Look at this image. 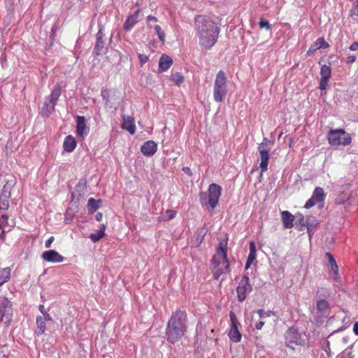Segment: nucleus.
<instances>
[{
    "mask_svg": "<svg viewBox=\"0 0 358 358\" xmlns=\"http://www.w3.org/2000/svg\"><path fill=\"white\" fill-rule=\"evenodd\" d=\"M194 28L199 43L203 48L210 49L216 43L220 28L211 17L197 15L194 19Z\"/></svg>",
    "mask_w": 358,
    "mask_h": 358,
    "instance_id": "f257e3e1",
    "label": "nucleus"
},
{
    "mask_svg": "<svg viewBox=\"0 0 358 358\" xmlns=\"http://www.w3.org/2000/svg\"><path fill=\"white\" fill-rule=\"evenodd\" d=\"M187 315L185 311L176 310L169 319L166 329L167 341L175 343L179 341L187 330Z\"/></svg>",
    "mask_w": 358,
    "mask_h": 358,
    "instance_id": "f03ea898",
    "label": "nucleus"
},
{
    "mask_svg": "<svg viewBox=\"0 0 358 358\" xmlns=\"http://www.w3.org/2000/svg\"><path fill=\"white\" fill-rule=\"evenodd\" d=\"M227 249L228 248H217L216 253L212 258L210 268L215 280H217L221 275L230 272Z\"/></svg>",
    "mask_w": 358,
    "mask_h": 358,
    "instance_id": "7ed1b4c3",
    "label": "nucleus"
},
{
    "mask_svg": "<svg viewBox=\"0 0 358 358\" xmlns=\"http://www.w3.org/2000/svg\"><path fill=\"white\" fill-rule=\"evenodd\" d=\"M208 192V194L206 192L200 194V201L202 205L214 209L220 197L222 188L218 185L213 183L209 185Z\"/></svg>",
    "mask_w": 358,
    "mask_h": 358,
    "instance_id": "20e7f679",
    "label": "nucleus"
},
{
    "mask_svg": "<svg viewBox=\"0 0 358 358\" xmlns=\"http://www.w3.org/2000/svg\"><path fill=\"white\" fill-rule=\"evenodd\" d=\"M227 94V83L225 73L220 70L216 75L214 89L213 97L216 102H222Z\"/></svg>",
    "mask_w": 358,
    "mask_h": 358,
    "instance_id": "39448f33",
    "label": "nucleus"
},
{
    "mask_svg": "<svg viewBox=\"0 0 358 358\" xmlns=\"http://www.w3.org/2000/svg\"><path fill=\"white\" fill-rule=\"evenodd\" d=\"M327 139L332 146H346L352 142L350 135L343 129H330L327 134Z\"/></svg>",
    "mask_w": 358,
    "mask_h": 358,
    "instance_id": "423d86ee",
    "label": "nucleus"
},
{
    "mask_svg": "<svg viewBox=\"0 0 358 358\" xmlns=\"http://www.w3.org/2000/svg\"><path fill=\"white\" fill-rule=\"evenodd\" d=\"M269 143L270 141L267 138H264L262 143H261L258 146L260 158L259 168L261 169V173H264L268 169V164L270 159L269 148H268V144Z\"/></svg>",
    "mask_w": 358,
    "mask_h": 358,
    "instance_id": "0eeeda50",
    "label": "nucleus"
},
{
    "mask_svg": "<svg viewBox=\"0 0 358 358\" xmlns=\"http://www.w3.org/2000/svg\"><path fill=\"white\" fill-rule=\"evenodd\" d=\"M60 95L61 87L59 85H57L52 89L51 94L47 97L43 104V113H45L47 116L55 110V107Z\"/></svg>",
    "mask_w": 358,
    "mask_h": 358,
    "instance_id": "6e6552de",
    "label": "nucleus"
},
{
    "mask_svg": "<svg viewBox=\"0 0 358 358\" xmlns=\"http://www.w3.org/2000/svg\"><path fill=\"white\" fill-rule=\"evenodd\" d=\"M13 309L10 301L6 297H0V320L6 324L11 322Z\"/></svg>",
    "mask_w": 358,
    "mask_h": 358,
    "instance_id": "1a4fd4ad",
    "label": "nucleus"
},
{
    "mask_svg": "<svg viewBox=\"0 0 358 358\" xmlns=\"http://www.w3.org/2000/svg\"><path fill=\"white\" fill-rule=\"evenodd\" d=\"M251 290L252 286L249 278L247 275H243L236 288L238 301L243 302L246 299L247 292H250Z\"/></svg>",
    "mask_w": 358,
    "mask_h": 358,
    "instance_id": "9d476101",
    "label": "nucleus"
},
{
    "mask_svg": "<svg viewBox=\"0 0 358 358\" xmlns=\"http://www.w3.org/2000/svg\"><path fill=\"white\" fill-rule=\"evenodd\" d=\"M231 320V327L228 333L230 340L234 343L240 342L241 340V334L238 329V321L234 312L229 313Z\"/></svg>",
    "mask_w": 358,
    "mask_h": 358,
    "instance_id": "9b49d317",
    "label": "nucleus"
},
{
    "mask_svg": "<svg viewBox=\"0 0 358 358\" xmlns=\"http://www.w3.org/2000/svg\"><path fill=\"white\" fill-rule=\"evenodd\" d=\"M302 342L301 336L296 330L290 329L286 332L285 343L288 348L294 349V346L301 345Z\"/></svg>",
    "mask_w": 358,
    "mask_h": 358,
    "instance_id": "f8f14e48",
    "label": "nucleus"
},
{
    "mask_svg": "<svg viewBox=\"0 0 358 358\" xmlns=\"http://www.w3.org/2000/svg\"><path fill=\"white\" fill-rule=\"evenodd\" d=\"M297 221H299L303 227H306L309 236L313 234V229L317 224V220L313 216H308L304 217L302 214H297L296 215Z\"/></svg>",
    "mask_w": 358,
    "mask_h": 358,
    "instance_id": "ddd939ff",
    "label": "nucleus"
},
{
    "mask_svg": "<svg viewBox=\"0 0 358 358\" xmlns=\"http://www.w3.org/2000/svg\"><path fill=\"white\" fill-rule=\"evenodd\" d=\"M324 193L322 187H316L313 193L312 196L306 201L304 205L305 208H310L317 203H321L324 199Z\"/></svg>",
    "mask_w": 358,
    "mask_h": 358,
    "instance_id": "4468645a",
    "label": "nucleus"
},
{
    "mask_svg": "<svg viewBox=\"0 0 358 358\" xmlns=\"http://www.w3.org/2000/svg\"><path fill=\"white\" fill-rule=\"evenodd\" d=\"M13 180L8 181L3 188V192L0 194V208L7 209L8 207V198L10 196L11 187L14 185Z\"/></svg>",
    "mask_w": 358,
    "mask_h": 358,
    "instance_id": "2eb2a0df",
    "label": "nucleus"
},
{
    "mask_svg": "<svg viewBox=\"0 0 358 358\" xmlns=\"http://www.w3.org/2000/svg\"><path fill=\"white\" fill-rule=\"evenodd\" d=\"M42 258L45 261L52 263H60L62 262L64 259L63 256L53 250H47L43 252Z\"/></svg>",
    "mask_w": 358,
    "mask_h": 358,
    "instance_id": "dca6fc26",
    "label": "nucleus"
},
{
    "mask_svg": "<svg viewBox=\"0 0 358 358\" xmlns=\"http://www.w3.org/2000/svg\"><path fill=\"white\" fill-rule=\"evenodd\" d=\"M89 128L86 126V120L84 116L77 117L76 134L78 136L84 137L89 133Z\"/></svg>",
    "mask_w": 358,
    "mask_h": 358,
    "instance_id": "f3484780",
    "label": "nucleus"
},
{
    "mask_svg": "<svg viewBox=\"0 0 358 358\" xmlns=\"http://www.w3.org/2000/svg\"><path fill=\"white\" fill-rule=\"evenodd\" d=\"M157 150V145L153 141H146L141 148V151L143 155L147 157H151Z\"/></svg>",
    "mask_w": 358,
    "mask_h": 358,
    "instance_id": "a211bd4d",
    "label": "nucleus"
},
{
    "mask_svg": "<svg viewBox=\"0 0 358 358\" xmlns=\"http://www.w3.org/2000/svg\"><path fill=\"white\" fill-rule=\"evenodd\" d=\"M141 13V10L138 9L134 14L129 15L125 22L124 23L123 27L126 31H130L134 25L138 22V17Z\"/></svg>",
    "mask_w": 358,
    "mask_h": 358,
    "instance_id": "6ab92c4d",
    "label": "nucleus"
},
{
    "mask_svg": "<svg viewBox=\"0 0 358 358\" xmlns=\"http://www.w3.org/2000/svg\"><path fill=\"white\" fill-rule=\"evenodd\" d=\"M316 309L321 316H327L330 309L329 303L325 299H320L317 301Z\"/></svg>",
    "mask_w": 358,
    "mask_h": 358,
    "instance_id": "aec40b11",
    "label": "nucleus"
},
{
    "mask_svg": "<svg viewBox=\"0 0 358 358\" xmlns=\"http://www.w3.org/2000/svg\"><path fill=\"white\" fill-rule=\"evenodd\" d=\"M122 120V128L127 130L130 134H134L136 131L134 118L131 116L124 115Z\"/></svg>",
    "mask_w": 358,
    "mask_h": 358,
    "instance_id": "412c9836",
    "label": "nucleus"
},
{
    "mask_svg": "<svg viewBox=\"0 0 358 358\" xmlns=\"http://www.w3.org/2000/svg\"><path fill=\"white\" fill-rule=\"evenodd\" d=\"M281 220L285 229H291L293 227V222L294 216L287 210L281 212Z\"/></svg>",
    "mask_w": 358,
    "mask_h": 358,
    "instance_id": "4be33fe9",
    "label": "nucleus"
},
{
    "mask_svg": "<svg viewBox=\"0 0 358 358\" xmlns=\"http://www.w3.org/2000/svg\"><path fill=\"white\" fill-rule=\"evenodd\" d=\"M172 64L173 60L169 56L162 55L159 61V71H166L171 66Z\"/></svg>",
    "mask_w": 358,
    "mask_h": 358,
    "instance_id": "5701e85b",
    "label": "nucleus"
},
{
    "mask_svg": "<svg viewBox=\"0 0 358 358\" xmlns=\"http://www.w3.org/2000/svg\"><path fill=\"white\" fill-rule=\"evenodd\" d=\"M63 147L65 151L68 152H73L76 147L75 138L71 135L67 136L64 139Z\"/></svg>",
    "mask_w": 358,
    "mask_h": 358,
    "instance_id": "b1692460",
    "label": "nucleus"
},
{
    "mask_svg": "<svg viewBox=\"0 0 358 358\" xmlns=\"http://www.w3.org/2000/svg\"><path fill=\"white\" fill-rule=\"evenodd\" d=\"M326 257L328 259V263L329 266L331 267V271H333L334 274V279H336L338 274V266L337 265V263L333 257V255L330 252L326 253Z\"/></svg>",
    "mask_w": 358,
    "mask_h": 358,
    "instance_id": "393cba45",
    "label": "nucleus"
},
{
    "mask_svg": "<svg viewBox=\"0 0 358 358\" xmlns=\"http://www.w3.org/2000/svg\"><path fill=\"white\" fill-rule=\"evenodd\" d=\"M13 224L14 222L13 220L8 222V217L7 215H3L0 218V227L6 231H9Z\"/></svg>",
    "mask_w": 358,
    "mask_h": 358,
    "instance_id": "a878e982",
    "label": "nucleus"
},
{
    "mask_svg": "<svg viewBox=\"0 0 358 358\" xmlns=\"http://www.w3.org/2000/svg\"><path fill=\"white\" fill-rule=\"evenodd\" d=\"M10 271L9 267L0 269V287L10 280Z\"/></svg>",
    "mask_w": 358,
    "mask_h": 358,
    "instance_id": "bb28decb",
    "label": "nucleus"
},
{
    "mask_svg": "<svg viewBox=\"0 0 358 358\" xmlns=\"http://www.w3.org/2000/svg\"><path fill=\"white\" fill-rule=\"evenodd\" d=\"M329 47V44L325 41L324 38H319L310 47L309 51H315L320 48H326Z\"/></svg>",
    "mask_w": 358,
    "mask_h": 358,
    "instance_id": "cd10ccee",
    "label": "nucleus"
},
{
    "mask_svg": "<svg viewBox=\"0 0 358 358\" xmlns=\"http://www.w3.org/2000/svg\"><path fill=\"white\" fill-rule=\"evenodd\" d=\"M37 329L35 332L38 335L43 334L45 331V321L42 316H37L36 317Z\"/></svg>",
    "mask_w": 358,
    "mask_h": 358,
    "instance_id": "c85d7f7f",
    "label": "nucleus"
},
{
    "mask_svg": "<svg viewBox=\"0 0 358 358\" xmlns=\"http://www.w3.org/2000/svg\"><path fill=\"white\" fill-rule=\"evenodd\" d=\"M101 203V201L99 199L96 200L93 198L89 199L88 202H87L88 210L90 213L95 212L97 209H99L100 208Z\"/></svg>",
    "mask_w": 358,
    "mask_h": 358,
    "instance_id": "c756f323",
    "label": "nucleus"
},
{
    "mask_svg": "<svg viewBox=\"0 0 358 358\" xmlns=\"http://www.w3.org/2000/svg\"><path fill=\"white\" fill-rule=\"evenodd\" d=\"M94 51L96 55H103L106 52L104 42L101 37H97V41L94 47Z\"/></svg>",
    "mask_w": 358,
    "mask_h": 358,
    "instance_id": "7c9ffc66",
    "label": "nucleus"
},
{
    "mask_svg": "<svg viewBox=\"0 0 358 358\" xmlns=\"http://www.w3.org/2000/svg\"><path fill=\"white\" fill-rule=\"evenodd\" d=\"M256 258V248H250V253L245 264V269H248Z\"/></svg>",
    "mask_w": 358,
    "mask_h": 358,
    "instance_id": "2f4dec72",
    "label": "nucleus"
},
{
    "mask_svg": "<svg viewBox=\"0 0 358 358\" xmlns=\"http://www.w3.org/2000/svg\"><path fill=\"white\" fill-rule=\"evenodd\" d=\"M320 76L322 79L329 80L331 76V68L324 64L320 69Z\"/></svg>",
    "mask_w": 358,
    "mask_h": 358,
    "instance_id": "473e14b6",
    "label": "nucleus"
},
{
    "mask_svg": "<svg viewBox=\"0 0 358 358\" xmlns=\"http://www.w3.org/2000/svg\"><path fill=\"white\" fill-rule=\"evenodd\" d=\"M104 230H105V227L103 226L102 228L100 230H99L96 233L92 234L90 235V239L92 240V241L93 243H96L98 241H99L100 238L101 237H103V235H104Z\"/></svg>",
    "mask_w": 358,
    "mask_h": 358,
    "instance_id": "72a5a7b5",
    "label": "nucleus"
},
{
    "mask_svg": "<svg viewBox=\"0 0 358 358\" xmlns=\"http://www.w3.org/2000/svg\"><path fill=\"white\" fill-rule=\"evenodd\" d=\"M101 94V96H102L103 99L105 101L106 105L108 106L110 108H113V107L115 108L113 106V104L111 103L110 101H109V92L107 90L102 89Z\"/></svg>",
    "mask_w": 358,
    "mask_h": 358,
    "instance_id": "f704fd0d",
    "label": "nucleus"
},
{
    "mask_svg": "<svg viewBox=\"0 0 358 358\" xmlns=\"http://www.w3.org/2000/svg\"><path fill=\"white\" fill-rule=\"evenodd\" d=\"M171 80L177 85H180L184 80V77L180 73H175L171 75Z\"/></svg>",
    "mask_w": 358,
    "mask_h": 358,
    "instance_id": "c9c22d12",
    "label": "nucleus"
},
{
    "mask_svg": "<svg viewBox=\"0 0 358 358\" xmlns=\"http://www.w3.org/2000/svg\"><path fill=\"white\" fill-rule=\"evenodd\" d=\"M257 313L261 318H266L275 315L272 310L264 311L263 309L257 310Z\"/></svg>",
    "mask_w": 358,
    "mask_h": 358,
    "instance_id": "e433bc0d",
    "label": "nucleus"
},
{
    "mask_svg": "<svg viewBox=\"0 0 358 358\" xmlns=\"http://www.w3.org/2000/svg\"><path fill=\"white\" fill-rule=\"evenodd\" d=\"M155 30L159 37V39L162 41V42H164V40H165V34L164 32L162 31L161 27L159 25H155Z\"/></svg>",
    "mask_w": 358,
    "mask_h": 358,
    "instance_id": "4c0bfd02",
    "label": "nucleus"
},
{
    "mask_svg": "<svg viewBox=\"0 0 358 358\" xmlns=\"http://www.w3.org/2000/svg\"><path fill=\"white\" fill-rule=\"evenodd\" d=\"M316 296L321 298V297H328L329 296V292L326 288L320 287L319 288L316 292Z\"/></svg>",
    "mask_w": 358,
    "mask_h": 358,
    "instance_id": "58836bf2",
    "label": "nucleus"
},
{
    "mask_svg": "<svg viewBox=\"0 0 358 358\" xmlns=\"http://www.w3.org/2000/svg\"><path fill=\"white\" fill-rule=\"evenodd\" d=\"M350 13L351 16H358V0L354 1Z\"/></svg>",
    "mask_w": 358,
    "mask_h": 358,
    "instance_id": "ea45409f",
    "label": "nucleus"
},
{
    "mask_svg": "<svg viewBox=\"0 0 358 358\" xmlns=\"http://www.w3.org/2000/svg\"><path fill=\"white\" fill-rule=\"evenodd\" d=\"M260 28H265L267 30H271V27L268 21L261 19L259 22Z\"/></svg>",
    "mask_w": 358,
    "mask_h": 358,
    "instance_id": "a19ab883",
    "label": "nucleus"
},
{
    "mask_svg": "<svg viewBox=\"0 0 358 358\" xmlns=\"http://www.w3.org/2000/svg\"><path fill=\"white\" fill-rule=\"evenodd\" d=\"M328 82H329V80L327 79H320V87L319 88L321 90H324L327 85H328Z\"/></svg>",
    "mask_w": 358,
    "mask_h": 358,
    "instance_id": "79ce46f5",
    "label": "nucleus"
},
{
    "mask_svg": "<svg viewBox=\"0 0 358 358\" xmlns=\"http://www.w3.org/2000/svg\"><path fill=\"white\" fill-rule=\"evenodd\" d=\"M138 59L141 63V65L143 66L145 63H146L148 60V57L145 55L138 54Z\"/></svg>",
    "mask_w": 358,
    "mask_h": 358,
    "instance_id": "37998d69",
    "label": "nucleus"
},
{
    "mask_svg": "<svg viewBox=\"0 0 358 358\" xmlns=\"http://www.w3.org/2000/svg\"><path fill=\"white\" fill-rule=\"evenodd\" d=\"M341 358H352V351L345 350L341 356Z\"/></svg>",
    "mask_w": 358,
    "mask_h": 358,
    "instance_id": "c03bdc74",
    "label": "nucleus"
},
{
    "mask_svg": "<svg viewBox=\"0 0 358 358\" xmlns=\"http://www.w3.org/2000/svg\"><path fill=\"white\" fill-rule=\"evenodd\" d=\"M356 56L355 55H350L347 57L346 62L348 64H352L356 61Z\"/></svg>",
    "mask_w": 358,
    "mask_h": 358,
    "instance_id": "a18cd8bd",
    "label": "nucleus"
},
{
    "mask_svg": "<svg viewBox=\"0 0 358 358\" xmlns=\"http://www.w3.org/2000/svg\"><path fill=\"white\" fill-rule=\"evenodd\" d=\"M349 49L351 51L357 50L358 49V42H355L352 44H351L350 46L349 47Z\"/></svg>",
    "mask_w": 358,
    "mask_h": 358,
    "instance_id": "49530a36",
    "label": "nucleus"
},
{
    "mask_svg": "<svg viewBox=\"0 0 358 358\" xmlns=\"http://www.w3.org/2000/svg\"><path fill=\"white\" fill-rule=\"evenodd\" d=\"M157 21H158L157 18L156 17H155V16L148 15V16L147 17V22H148V23H149V22H157Z\"/></svg>",
    "mask_w": 358,
    "mask_h": 358,
    "instance_id": "de8ad7c7",
    "label": "nucleus"
},
{
    "mask_svg": "<svg viewBox=\"0 0 358 358\" xmlns=\"http://www.w3.org/2000/svg\"><path fill=\"white\" fill-rule=\"evenodd\" d=\"M54 239V236H50L48 239L46 240L45 243V246H50Z\"/></svg>",
    "mask_w": 358,
    "mask_h": 358,
    "instance_id": "09e8293b",
    "label": "nucleus"
},
{
    "mask_svg": "<svg viewBox=\"0 0 358 358\" xmlns=\"http://www.w3.org/2000/svg\"><path fill=\"white\" fill-rule=\"evenodd\" d=\"M43 318L45 319V321H50L52 320L51 316L47 313H43Z\"/></svg>",
    "mask_w": 358,
    "mask_h": 358,
    "instance_id": "8fccbe9b",
    "label": "nucleus"
},
{
    "mask_svg": "<svg viewBox=\"0 0 358 358\" xmlns=\"http://www.w3.org/2000/svg\"><path fill=\"white\" fill-rule=\"evenodd\" d=\"M182 171L189 176H192V173L190 168L186 166L182 168Z\"/></svg>",
    "mask_w": 358,
    "mask_h": 358,
    "instance_id": "3c124183",
    "label": "nucleus"
},
{
    "mask_svg": "<svg viewBox=\"0 0 358 358\" xmlns=\"http://www.w3.org/2000/svg\"><path fill=\"white\" fill-rule=\"evenodd\" d=\"M264 325V322L263 321H260L259 322H257L256 324H255V328L257 329H262V328L263 327V326Z\"/></svg>",
    "mask_w": 358,
    "mask_h": 358,
    "instance_id": "603ef678",
    "label": "nucleus"
},
{
    "mask_svg": "<svg viewBox=\"0 0 358 358\" xmlns=\"http://www.w3.org/2000/svg\"><path fill=\"white\" fill-rule=\"evenodd\" d=\"M353 331L355 335L358 336V322H356L353 326Z\"/></svg>",
    "mask_w": 358,
    "mask_h": 358,
    "instance_id": "864d4df0",
    "label": "nucleus"
},
{
    "mask_svg": "<svg viewBox=\"0 0 358 358\" xmlns=\"http://www.w3.org/2000/svg\"><path fill=\"white\" fill-rule=\"evenodd\" d=\"M102 217H103V215H102L101 213H96V220L97 221H99V222L101 221Z\"/></svg>",
    "mask_w": 358,
    "mask_h": 358,
    "instance_id": "5fc2aeb1",
    "label": "nucleus"
},
{
    "mask_svg": "<svg viewBox=\"0 0 358 358\" xmlns=\"http://www.w3.org/2000/svg\"><path fill=\"white\" fill-rule=\"evenodd\" d=\"M38 309L40 310V312L43 314V313H45L46 311L45 310V307L43 305H40L39 307H38Z\"/></svg>",
    "mask_w": 358,
    "mask_h": 358,
    "instance_id": "6e6d98bb",
    "label": "nucleus"
},
{
    "mask_svg": "<svg viewBox=\"0 0 358 358\" xmlns=\"http://www.w3.org/2000/svg\"><path fill=\"white\" fill-rule=\"evenodd\" d=\"M6 232V231L3 230V229L0 227V239L3 238V235Z\"/></svg>",
    "mask_w": 358,
    "mask_h": 358,
    "instance_id": "4d7b16f0",
    "label": "nucleus"
},
{
    "mask_svg": "<svg viewBox=\"0 0 358 358\" xmlns=\"http://www.w3.org/2000/svg\"><path fill=\"white\" fill-rule=\"evenodd\" d=\"M101 37L102 38V36H101V31H99L98 34H96V38L97 37Z\"/></svg>",
    "mask_w": 358,
    "mask_h": 358,
    "instance_id": "13d9d810",
    "label": "nucleus"
},
{
    "mask_svg": "<svg viewBox=\"0 0 358 358\" xmlns=\"http://www.w3.org/2000/svg\"><path fill=\"white\" fill-rule=\"evenodd\" d=\"M250 247L255 246V245L254 242L251 241V242L250 243Z\"/></svg>",
    "mask_w": 358,
    "mask_h": 358,
    "instance_id": "bf43d9fd",
    "label": "nucleus"
},
{
    "mask_svg": "<svg viewBox=\"0 0 358 358\" xmlns=\"http://www.w3.org/2000/svg\"><path fill=\"white\" fill-rule=\"evenodd\" d=\"M226 245H227V243H224V245H222V243H220L218 246H220V247L226 246Z\"/></svg>",
    "mask_w": 358,
    "mask_h": 358,
    "instance_id": "052dcab7",
    "label": "nucleus"
},
{
    "mask_svg": "<svg viewBox=\"0 0 358 358\" xmlns=\"http://www.w3.org/2000/svg\"><path fill=\"white\" fill-rule=\"evenodd\" d=\"M203 234V230L201 229L199 232V235L202 236V234Z\"/></svg>",
    "mask_w": 358,
    "mask_h": 358,
    "instance_id": "680f3d73",
    "label": "nucleus"
},
{
    "mask_svg": "<svg viewBox=\"0 0 358 358\" xmlns=\"http://www.w3.org/2000/svg\"><path fill=\"white\" fill-rule=\"evenodd\" d=\"M174 217V214H170V217L173 218Z\"/></svg>",
    "mask_w": 358,
    "mask_h": 358,
    "instance_id": "e2e57ef3",
    "label": "nucleus"
}]
</instances>
